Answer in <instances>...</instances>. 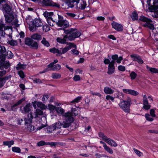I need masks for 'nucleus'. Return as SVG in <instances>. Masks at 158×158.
<instances>
[{
    "instance_id": "1",
    "label": "nucleus",
    "mask_w": 158,
    "mask_h": 158,
    "mask_svg": "<svg viewBox=\"0 0 158 158\" xmlns=\"http://www.w3.org/2000/svg\"><path fill=\"white\" fill-rule=\"evenodd\" d=\"M131 103V100L130 98H128L126 100H123L118 104V105L122 110L126 113L130 112V106Z\"/></svg>"
},
{
    "instance_id": "2",
    "label": "nucleus",
    "mask_w": 158,
    "mask_h": 158,
    "mask_svg": "<svg viewBox=\"0 0 158 158\" xmlns=\"http://www.w3.org/2000/svg\"><path fill=\"white\" fill-rule=\"evenodd\" d=\"M64 120L63 121V126L64 127H68L70 125L71 123L74 121L72 113L70 112L66 113L64 114Z\"/></svg>"
},
{
    "instance_id": "3",
    "label": "nucleus",
    "mask_w": 158,
    "mask_h": 158,
    "mask_svg": "<svg viewBox=\"0 0 158 158\" xmlns=\"http://www.w3.org/2000/svg\"><path fill=\"white\" fill-rule=\"evenodd\" d=\"M98 135L99 136L102 138L103 140L111 146L114 147L117 146V144L114 140L110 138H108L102 132H99Z\"/></svg>"
},
{
    "instance_id": "4",
    "label": "nucleus",
    "mask_w": 158,
    "mask_h": 158,
    "mask_svg": "<svg viewBox=\"0 0 158 158\" xmlns=\"http://www.w3.org/2000/svg\"><path fill=\"white\" fill-rule=\"evenodd\" d=\"M37 2L43 6L60 7L59 4L54 2L52 0H37Z\"/></svg>"
},
{
    "instance_id": "5",
    "label": "nucleus",
    "mask_w": 158,
    "mask_h": 158,
    "mask_svg": "<svg viewBox=\"0 0 158 158\" xmlns=\"http://www.w3.org/2000/svg\"><path fill=\"white\" fill-rule=\"evenodd\" d=\"M139 19L140 21L145 22L143 25L144 27L148 28L152 30L154 29V25L151 23L152 22L151 19L147 18L143 16H141L140 17Z\"/></svg>"
},
{
    "instance_id": "6",
    "label": "nucleus",
    "mask_w": 158,
    "mask_h": 158,
    "mask_svg": "<svg viewBox=\"0 0 158 158\" xmlns=\"http://www.w3.org/2000/svg\"><path fill=\"white\" fill-rule=\"evenodd\" d=\"M56 24L58 27L64 28L68 27L69 26V22L63 19V17L59 15H58V21L56 22Z\"/></svg>"
},
{
    "instance_id": "7",
    "label": "nucleus",
    "mask_w": 158,
    "mask_h": 158,
    "mask_svg": "<svg viewBox=\"0 0 158 158\" xmlns=\"http://www.w3.org/2000/svg\"><path fill=\"white\" fill-rule=\"evenodd\" d=\"M32 25L30 27V31H35L37 27H42L43 25L41 19H35L32 22Z\"/></svg>"
},
{
    "instance_id": "8",
    "label": "nucleus",
    "mask_w": 158,
    "mask_h": 158,
    "mask_svg": "<svg viewBox=\"0 0 158 158\" xmlns=\"http://www.w3.org/2000/svg\"><path fill=\"white\" fill-rule=\"evenodd\" d=\"M66 44L68 46L63 48H60V56L65 53L72 48H74L76 49L77 48L76 45L73 43H66Z\"/></svg>"
},
{
    "instance_id": "9",
    "label": "nucleus",
    "mask_w": 158,
    "mask_h": 158,
    "mask_svg": "<svg viewBox=\"0 0 158 158\" xmlns=\"http://www.w3.org/2000/svg\"><path fill=\"white\" fill-rule=\"evenodd\" d=\"M25 44L29 46L31 48L34 49H37L38 48L37 43L30 38H27L26 39Z\"/></svg>"
},
{
    "instance_id": "10",
    "label": "nucleus",
    "mask_w": 158,
    "mask_h": 158,
    "mask_svg": "<svg viewBox=\"0 0 158 158\" xmlns=\"http://www.w3.org/2000/svg\"><path fill=\"white\" fill-rule=\"evenodd\" d=\"M81 35V33L78 31L77 29L74 28L73 31L71 34L68 35V40L70 41L74 40L75 38L79 37Z\"/></svg>"
},
{
    "instance_id": "11",
    "label": "nucleus",
    "mask_w": 158,
    "mask_h": 158,
    "mask_svg": "<svg viewBox=\"0 0 158 158\" xmlns=\"http://www.w3.org/2000/svg\"><path fill=\"white\" fill-rule=\"evenodd\" d=\"M3 59L0 60V68L6 70L10 67L11 64L9 61H5L4 56H3Z\"/></svg>"
},
{
    "instance_id": "12",
    "label": "nucleus",
    "mask_w": 158,
    "mask_h": 158,
    "mask_svg": "<svg viewBox=\"0 0 158 158\" xmlns=\"http://www.w3.org/2000/svg\"><path fill=\"white\" fill-rule=\"evenodd\" d=\"M114 62L111 61L108 65V68L107 73L109 75L112 74L114 71L115 66H114Z\"/></svg>"
},
{
    "instance_id": "13",
    "label": "nucleus",
    "mask_w": 158,
    "mask_h": 158,
    "mask_svg": "<svg viewBox=\"0 0 158 158\" xmlns=\"http://www.w3.org/2000/svg\"><path fill=\"white\" fill-rule=\"evenodd\" d=\"M143 108L146 110L149 109L151 107L150 105L149 104L148 100L146 95H143Z\"/></svg>"
},
{
    "instance_id": "14",
    "label": "nucleus",
    "mask_w": 158,
    "mask_h": 158,
    "mask_svg": "<svg viewBox=\"0 0 158 158\" xmlns=\"http://www.w3.org/2000/svg\"><path fill=\"white\" fill-rule=\"evenodd\" d=\"M2 10L4 13L9 14L11 10V8L8 4L6 3L2 5Z\"/></svg>"
},
{
    "instance_id": "15",
    "label": "nucleus",
    "mask_w": 158,
    "mask_h": 158,
    "mask_svg": "<svg viewBox=\"0 0 158 158\" xmlns=\"http://www.w3.org/2000/svg\"><path fill=\"white\" fill-rule=\"evenodd\" d=\"M111 25L112 27L118 31H122L123 30V27L121 24L113 21Z\"/></svg>"
},
{
    "instance_id": "16",
    "label": "nucleus",
    "mask_w": 158,
    "mask_h": 158,
    "mask_svg": "<svg viewBox=\"0 0 158 158\" xmlns=\"http://www.w3.org/2000/svg\"><path fill=\"white\" fill-rule=\"evenodd\" d=\"M11 77L10 75L3 77H0V88L3 86L6 80L10 79Z\"/></svg>"
},
{
    "instance_id": "17",
    "label": "nucleus",
    "mask_w": 158,
    "mask_h": 158,
    "mask_svg": "<svg viewBox=\"0 0 158 158\" xmlns=\"http://www.w3.org/2000/svg\"><path fill=\"white\" fill-rule=\"evenodd\" d=\"M130 56L132 58L133 61H137L139 64H142L143 63V60H142L141 57L138 55H131Z\"/></svg>"
},
{
    "instance_id": "18",
    "label": "nucleus",
    "mask_w": 158,
    "mask_h": 158,
    "mask_svg": "<svg viewBox=\"0 0 158 158\" xmlns=\"http://www.w3.org/2000/svg\"><path fill=\"white\" fill-rule=\"evenodd\" d=\"M68 40V35H64L63 38H61L60 37H58L56 39V40L57 42L62 44H66L68 42H66L67 40V39Z\"/></svg>"
},
{
    "instance_id": "19",
    "label": "nucleus",
    "mask_w": 158,
    "mask_h": 158,
    "mask_svg": "<svg viewBox=\"0 0 158 158\" xmlns=\"http://www.w3.org/2000/svg\"><path fill=\"white\" fill-rule=\"evenodd\" d=\"M13 54L11 51H8L6 52L5 51V53L2 54V56H4V59H5L6 57H7L9 59H11L13 57Z\"/></svg>"
},
{
    "instance_id": "20",
    "label": "nucleus",
    "mask_w": 158,
    "mask_h": 158,
    "mask_svg": "<svg viewBox=\"0 0 158 158\" xmlns=\"http://www.w3.org/2000/svg\"><path fill=\"white\" fill-rule=\"evenodd\" d=\"M28 117L24 119L25 124H29L32 122V119L33 117L32 113H30L28 114Z\"/></svg>"
},
{
    "instance_id": "21",
    "label": "nucleus",
    "mask_w": 158,
    "mask_h": 158,
    "mask_svg": "<svg viewBox=\"0 0 158 158\" xmlns=\"http://www.w3.org/2000/svg\"><path fill=\"white\" fill-rule=\"evenodd\" d=\"M61 127H62L64 128H66L64 127L63 126V122L62 123H61L60 122H58L56 123L53 126V130H55L56 129H58L60 128Z\"/></svg>"
},
{
    "instance_id": "22",
    "label": "nucleus",
    "mask_w": 158,
    "mask_h": 158,
    "mask_svg": "<svg viewBox=\"0 0 158 158\" xmlns=\"http://www.w3.org/2000/svg\"><path fill=\"white\" fill-rule=\"evenodd\" d=\"M31 38L32 40H40L42 39V36L41 35L38 33H35L31 35Z\"/></svg>"
},
{
    "instance_id": "23",
    "label": "nucleus",
    "mask_w": 158,
    "mask_h": 158,
    "mask_svg": "<svg viewBox=\"0 0 158 158\" xmlns=\"http://www.w3.org/2000/svg\"><path fill=\"white\" fill-rule=\"evenodd\" d=\"M43 114V111L39 109H36L34 114L33 115V118L37 117L39 115H42Z\"/></svg>"
},
{
    "instance_id": "24",
    "label": "nucleus",
    "mask_w": 158,
    "mask_h": 158,
    "mask_svg": "<svg viewBox=\"0 0 158 158\" xmlns=\"http://www.w3.org/2000/svg\"><path fill=\"white\" fill-rule=\"evenodd\" d=\"M123 94L122 93L118 91H117L114 94V98H119L120 99H122L123 97Z\"/></svg>"
},
{
    "instance_id": "25",
    "label": "nucleus",
    "mask_w": 158,
    "mask_h": 158,
    "mask_svg": "<svg viewBox=\"0 0 158 158\" xmlns=\"http://www.w3.org/2000/svg\"><path fill=\"white\" fill-rule=\"evenodd\" d=\"M4 15L5 17L6 21L7 23H10L13 19V16L10 15L9 14L6 15L4 14Z\"/></svg>"
},
{
    "instance_id": "26",
    "label": "nucleus",
    "mask_w": 158,
    "mask_h": 158,
    "mask_svg": "<svg viewBox=\"0 0 158 158\" xmlns=\"http://www.w3.org/2000/svg\"><path fill=\"white\" fill-rule=\"evenodd\" d=\"M104 91L105 94H113L114 92L113 89H111L110 88L108 87L104 88Z\"/></svg>"
},
{
    "instance_id": "27",
    "label": "nucleus",
    "mask_w": 158,
    "mask_h": 158,
    "mask_svg": "<svg viewBox=\"0 0 158 158\" xmlns=\"http://www.w3.org/2000/svg\"><path fill=\"white\" fill-rule=\"evenodd\" d=\"M31 106V105L30 103H27L23 108L22 112L23 113L28 112L30 110V107Z\"/></svg>"
},
{
    "instance_id": "28",
    "label": "nucleus",
    "mask_w": 158,
    "mask_h": 158,
    "mask_svg": "<svg viewBox=\"0 0 158 158\" xmlns=\"http://www.w3.org/2000/svg\"><path fill=\"white\" fill-rule=\"evenodd\" d=\"M146 67L147 69L150 71L152 73H158V69L150 67L148 65L146 66Z\"/></svg>"
},
{
    "instance_id": "29",
    "label": "nucleus",
    "mask_w": 158,
    "mask_h": 158,
    "mask_svg": "<svg viewBox=\"0 0 158 158\" xmlns=\"http://www.w3.org/2000/svg\"><path fill=\"white\" fill-rule=\"evenodd\" d=\"M6 49L4 46L0 45V60L3 59V56H2V54L5 53Z\"/></svg>"
},
{
    "instance_id": "30",
    "label": "nucleus",
    "mask_w": 158,
    "mask_h": 158,
    "mask_svg": "<svg viewBox=\"0 0 158 158\" xmlns=\"http://www.w3.org/2000/svg\"><path fill=\"white\" fill-rule=\"evenodd\" d=\"M36 105L38 107L42 110H45L47 108V106L41 102H36Z\"/></svg>"
},
{
    "instance_id": "31",
    "label": "nucleus",
    "mask_w": 158,
    "mask_h": 158,
    "mask_svg": "<svg viewBox=\"0 0 158 158\" xmlns=\"http://www.w3.org/2000/svg\"><path fill=\"white\" fill-rule=\"evenodd\" d=\"M53 15L52 12H48L47 11H45L43 14L44 16L47 19L51 17L52 15Z\"/></svg>"
},
{
    "instance_id": "32",
    "label": "nucleus",
    "mask_w": 158,
    "mask_h": 158,
    "mask_svg": "<svg viewBox=\"0 0 158 158\" xmlns=\"http://www.w3.org/2000/svg\"><path fill=\"white\" fill-rule=\"evenodd\" d=\"M7 29V27L5 26V25L2 23L1 22H0V32H1L2 34L3 33L4 31Z\"/></svg>"
},
{
    "instance_id": "33",
    "label": "nucleus",
    "mask_w": 158,
    "mask_h": 158,
    "mask_svg": "<svg viewBox=\"0 0 158 158\" xmlns=\"http://www.w3.org/2000/svg\"><path fill=\"white\" fill-rule=\"evenodd\" d=\"M49 51L54 54L57 53L60 56V50L56 48H50L49 49Z\"/></svg>"
},
{
    "instance_id": "34",
    "label": "nucleus",
    "mask_w": 158,
    "mask_h": 158,
    "mask_svg": "<svg viewBox=\"0 0 158 158\" xmlns=\"http://www.w3.org/2000/svg\"><path fill=\"white\" fill-rule=\"evenodd\" d=\"M25 68V65L22 64L20 62H19L16 66V68L17 70H19L21 69H24Z\"/></svg>"
},
{
    "instance_id": "35",
    "label": "nucleus",
    "mask_w": 158,
    "mask_h": 158,
    "mask_svg": "<svg viewBox=\"0 0 158 158\" xmlns=\"http://www.w3.org/2000/svg\"><path fill=\"white\" fill-rule=\"evenodd\" d=\"M8 43L10 45L12 46H16L18 44V41L17 40H11L8 41Z\"/></svg>"
},
{
    "instance_id": "36",
    "label": "nucleus",
    "mask_w": 158,
    "mask_h": 158,
    "mask_svg": "<svg viewBox=\"0 0 158 158\" xmlns=\"http://www.w3.org/2000/svg\"><path fill=\"white\" fill-rule=\"evenodd\" d=\"M14 143V141L13 140L7 141H4L3 145H4L7 146L9 148Z\"/></svg>"
},
{
    "instance_id": "37",
    "label": "nucleus",
    "mask_w": 158,
    "mask_h": 158,
    "mask_svg": "<svg viewBox=\"0 0 158 158\" xmlns=\"http://www.w3.org/2000/svg\"><path fill=\"white\" fill-rule=\"evenodd\" d=\"M131 17L133 20H137L138 18V15L135 11H134L132 13Z\"/></svg>"
},
{
    "instance_id": "38",
    "label": "nucleus",
    "mask_w": 158,
    "mask_h": 158,
    "mask_svg": "<svg viewBox=\"0 0 158 158\" xmlns=\"http://www.w3.org/2000/svg\"><path fill=\"white\" fill-rule=\"evenodd\" d=\"M61 75L58 73H52V77L53 79H59L60 78Z\"/></svg>"
},
{
    "instance_id": "39",
    "label": "nucleus",
    "mask_w": 158,
    "mask_h": 158,
    "mask_svg": "<svg viewBox=\"0 0 158 158\" xmlns=\"http://www.w3.org/2000/svg\"><path fill=\"white\" fill-rule=\"evenodd\" d=\"M61 68V66L59 64H56L54 65L52 69L51 70L53 71H58L60 70Z\"/></svg>"
},
{
    "instance_id": "40",
    "label": "nucleus",
    "mask_w": 158,
    "mask_h": 158,
    "mask_svg": "<svg viewBox=\"0 0 158 158\" xmlns=\"http://www.w3.org/2000/svg\"><path fill=\"white\" fill-rule=\"evenodd\" d=\"M70 113H72V115L74 116H76L78 114V111L76 110V109L75 108H72L71 109Z\"/></svg>"
},
{
    "instance_id": "41",
    "label": "nucleus",
    "mask_w": 158,
    "mask_h": 158,
    "mask_svg": "<svg viewBox=\"0 0 158 158\" xmlns=\"http://www.w3.org/2000/svg\"><path fill=\"white\" fill-rule=\"evenodd\" d=\"M49 94H45L42 98V101L43 102H45L49 97Z\"/></svg>"
},
{
    "instance_id": "42",
    "label": "nucleus",
    "mask_w": 158,
    "mask_h": 158,
    "mask_svg": "<svg viewBox=\"0 0 158 158\" xmlns=\"http://www.w3.org/2000/svg\"><path fill=\"white\" fill-rule=\"evenodd\" d=\"M134 152L139 157L142 156H143V153L135 148H133Z\"/></svg>"
},
{
    "instance_id": "43",
    "label": "nucleus",
    "mask_w": 158,
    "mask_h": 158,
    "mask_svg": "<svg viewBox=\"0 0 158 158\" xmlns=\"http://www.w3.org/2000/svg\"><path fill=\"white\" fill-rule=\"evenodd\" d=\"M48 24L51 26H53L55 21L52 20V18L47 19Z\"/></svg>"
},
{
    "instance_id": "44",
    "label": "nucleus",
    "mask_w": 158,
    "mask_h": 158,
    "mask_svg": "<svg viewBox=\"0 0 158 158\" xmlns=\"http://www.w3.org/2000/svg\"><path fill=\"white\" fill-rule=\"evenodd\" d=\"M56 112L59 114H64V110L61 107H57L56 110Z\"/></svg>"
},
{
    "instance_id": "45",
    "label": "nucleus",
    "mask_w": 158,
    "mask_h": 158,
    "mask_svg": "<svg viewBox=\"0 0 158 158\" xmlns=\"http://www.w3.org/2000/svg\"><path fill=\"white\" fill-rule=\"evenodd\" d=\"M104 149L106 151L112 154L113 153V151L112 149L108 146L107 145L104 147Z\"/></svg>"
},
{
    "instance_id": "46",
    "label": "nucleus",
    "mask_w": 158,
    "mask_h": 158,
    "mask_svg": "<svg viewBox=\"0 0 158 158\" xmlns=\"http://www.w3.org/2000/svg\"><path fill=\"white\" fill-rule=\"evenodd\" d=\"M139 93L138 92L132 89H130L129 92V94L137 96L139 94Z\"/></svg>"
},
{
    "instance_id": "47",
    "label": "nucleus",
    "mask_w": 158,
    "mask_h": 158,
    "mask_svg": "<svg viewBox=\"0 0 158 158\" xmlns=\"http://www.w3.org/2000/svg\"><path fill=\"white\" fill-rule=\"evenodd\" d=\"M41 43L44 46L48 47L50 46L49 43L47 40L44 38H43V40L41 41Z\"/></svg>"
},
{
    "instance_id": "48",
    "label": "nucleus",
    "mask_w": 158,
    "mask_h": 158,
    "mask_svg": "<svg viewBox=\"0 0 158 158\" xmlns=\"http://www.w3.org/2000/svg\"><path fill=\"white\" fill-rule=\"evenodd\" d=\"M6 70L0 68V77H2L6 73Z\"/></svg>"
},
{
    "instance_id": "49",
    "label": "nucleus",
    "mask_w": 158,
    "mask_h": 158,
    "mask_svg": "<svg viewBox=\"0 0 158 158\" xmlns=\"http://www.w3.org/2000/svg\"><path fill=\"white\" fill-rule=\"evenodd\" d=\"M81 96H78L76 98L73 100L71 101V103H77L80 101V100L81 99Z\"/></svg>"
},
{
    "instance_id": "50",
    "label": "nucleus",
    "mask_w": 158,
    "mask_h": 158,
    "mask_svg": "<svg viewBox=\"0 0 158 158\" xmlns=\"http://www.w3.org/2000/svg\"><path fill=\"white\" fill-rule=\"evenodd\" d=\"M130 76L131 80H134L136 77L137 74L134 72L132 71L130 74Z\"/></svg>"
},
{
    "instance_id": "51",
    "label": "nucleus",
    "mask_w": 158,
    "mask_h": 158,
    "mask_svg": "<svg viewBox=\"0 0 158 158\" xmlns=\"http://www.w3.org/2000/svg\"><path fill=\"white\" fill-rule=\"evenodd\" d=\"M74 28H70L67 30H64V32L65 34H71Z\"/></svg>"
},
{
    "instance_id": "52",
    "label": "nucleus",
    "mask_w": 158,
    "mask_h": 158,
    "mask_svg": "<svg viewBox=\"0 0 158 158\" xmlns=\"http://www.w3.org/2000/svg\"><path fill=\"white\" fill-rule=\"evenodd\" d=\"M12 151L14 152L19 153L20 152V149L19 147H13L12 148Z\"/></svg>"
},
{
    "instance_id": "53",
    "label": "nucleus",
    "mask_w": 158,
    "mask_h": 158,
    "mask_svg": "<svg viewBox=\"0 0 158 158\" xmlns=\"http://www.w3.org/2000/svg\"><path fill=\"white\" fill-rule=\"evenodd\" d=\"M27 129L28 131H34L35 129V128L31 124H29L28 126Z\"/></svg>"
},
{
    "instance_id": "54",
    "label": "nucleus",
    "mask_w": 158,
    "mask_h": 158,
    "mask_svg": "<svg viewBox=\"0 0 158 158\" xmlns=\"http://www.w3.org/2000/svg\"><path fill=\"white\" fill-rule=\"evenodd\" d=\"M145 116L146 120L148 121H152L154 120L153 118L150 117V115L148 114H145Z\"/></svg>"
},
{
    "instance_id": "55",
    "label": "nucleus",
    "mask_w": 158,
    "mask_h": 158,
    "mask_svg": "<svg viewBox=\"0 0 158 158\" xmlns=\"http://www.w3.org/2000/svg\"><path fill=\"white\" fill-rule=\"evenodd\" d=\"M18 74L21 78H23L25 77V74L23 71L20 70L18 72Z\"/></svg>"
},
{
    "instance_id": "56",
    "label": "nucleus",
    "mask_w": 158,
    "mask_h": 158,
    "mask_svg": "<svg viewBox=\"0 0 158 158\" xmlns=\"http://www.w3.org/2000/svg\"><path fill=\"white\" fill-rule=\"evenodd\" d=\"M47 144H48V143L44 141H39L37 143V145L38 146H42Z\"/></svg>"
},
{
    "instance_id": "57",
    "label": "nucleus",
    "mask_w": 158,
    "mask_h": 158,
    "mask_svg": "<svg viewBox=\"0 0 158 158\" xmlns=\"http://www.w3.org/2000/svg\"><path fill=\"white\" fill-rule=\"evenodd\" d=\"M152 12V17H153L154 18H158V10Z\"/></svg>"
},
{
    "instance_id": "58",
    "label": "nucleus",
    "mask_w": 158,
    "mask_h": 158,
    "mask_svg": "<svg viewBox=\"0 0 158 158\" xmlns=\"http://www.w3.org/2000/svg\"><path fill=\"white\" fill-rule=\"evenodd\" d=\"M86 5V3L85 1H83L81 3L80 8L81 9H84L85 8Z\"/></svg>"
},
{
    "instance_id": "59",
    "label": "nucleus",
    "mask_w": 158,
    "mask_h": 158,
    "mask_svg": "<svg viewBox=\"0 0 158 158\" xmlns=\"http://www.w3.org/2000/svg\"><path fill=\"white\" fill-rule=\"evenodd\" d=\"M53 63H51L49 64L48 65V68H46L47 69H48V71H52V70H50L51 69H52L53 68Z\"/></svg>"
},
{
    "instance_id": "60",
    "label": "nucleus",
    "mask_w": 158,
    "mask_h": 158,
    "mask_svg": "<svg viewBox=\"0 0 158 158\" xmlns=\"http://www.w3.org/2000/svg\"><path fill=\"white\" fill-rule=\"evenodd\" d=\"M107 100H111L113 102H114V98L110 95H107L106 97Z\"/></svg>"
},
{
    "instance_id": "61",
    "label": "nucleus",
    "mask_w": 158,
    "mask_h": 158,
    "mask_svg": "<svg viewBox=\"0 0 158 158\" xmlns=\"http://www.w3.org/2000/svg\"><path fill=\"white\" fill-rule=\"evenodd\" d=\"M73 79L75 81H79L80 80V76L79 75H75L73 77Z\"/></svg>"
},
{
    "instance_id": "62",
    "label": "nucleus",
    "mask_w": 158,
    "mask_h": 158,
    "mask_svg": "<svg viewBox=\"0 0 158 158\" xmlns=\"http://www.w3.org/2000/svg\"><path fill=\"white\" fill-rule=\"evenodd\" d=\"M42 26L43 31H48L50 30L49 27L48 26L45 25Z\"/></svg>"
},
{
    "instance_id": "63",
    "label": "nucleus",
    "mask_w": 158,
    "mask_h": 158,
    "mask_svg": "<svg viewBox=\"0 0 158 158\" xmlns=\"http://www.w3.org/2000/svg\"><path fill=\"white\" fill-rule=\"evenodd\" d=\"M48 107L50 110H56V107L55 106H53L51 105H49L48 106Z\"/></svg>"
},
{
    "instance_id": "64",
    "label": "nucleus",
    "mask_w": 158,
    "mask_h": 158,
    "mask_svg": "<svg viewBox=\"0 0 158 158\" xmlns=\"http://www.w3.org/2000/svg\"><path fill=\"white\" fill-rule=\"evenodd\" d=\"M75 49H72L71 51V52L72 54L75 55H78L79 54V51Z\"/></svg>"
}]
</instances>
